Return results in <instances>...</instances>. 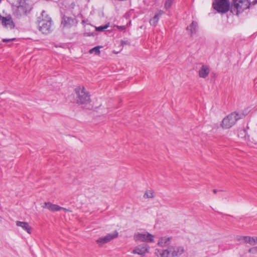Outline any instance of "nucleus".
Wrapping results in <instances>:
<instances>
[{"label":"nucleus","instance_id":"c756f323","mask_svg":"<svg viewBox=\"0 0 257 257\" xmlns=\"http://www.w3.org/2000/svg\"><path fill=\"white\" fill-rule=\"evenodd\" d=\"M242 132H243V133H245V131L244 130H243Z\"/></svg>","mask_w":257,"mask_h":257},{"label":"nucleus","instance_id":"0eeeda50","mask_svg":"<svg viewBox=\"0 0 257 257\" xmlns=\"http://www.w3.org/2000/svg\"><path fill=\"white\" fill-rule=\"evenodd\" d=\"M229 0H215L213 3L214 9L222 13L227 12L229 9Z\"/></svg>","mask_w":257,"mask_h":257},{"label":"nucleus","instance_id":"aec40b11","mask_svg":"<svg viewBox=\"0 0 257 257\" xmlns=\"http://www.w3.org/2000/svg\"><path fill=\"white\" fill-rule=\"evenodd\" d=\"M155 197L154 192L152 190H147L145 192L143 197L145 199H152Z\"/></svg>","mask_w":257,"mask_h":257},{"label":"nucleus","instance_id":"a878e982","mask_svg":"<svg viewBox=\"0 0 257 257\" xmlns=\"http://www.w3.org/2000/svg\"><path fill=\"white\" fill-rule=\"evenodd\" d=\"M117 29L120 31H124L125 30V26H117Z\"/></svg>","mask_w":257,"mask_h":257},{"label":"nucleus","instance_id":"b1692460","mask_svg":"<svg viewBox=\"0 0 257 257\" xmlns=\"http://www.w3.org/2000/svg\"><path fill=\"white\" fill-rule=\"evenodd\" d=\"M248 252L250 253L255 254L257 253V246H253L252 247L250 248L248 250Z\"/></svg>","mask_w":257,"mask_h":257},{"label":"nucleus","instance_id":"f03ea898","mask_svg":"<svg viewBox=\"0 0 257 257\" xmlns=\"http://www.w3.org/2000/svg\"><path fill=\"white\" fill-rule=\"evenodd\" d=\"M39 30L42 33L48 34L51 31L52 20L44 11L42 12L41 15L38 18Z\"/></svg>","mask_w":257,"mask_h":257},{"label":"nucleus","instance_id":"dca6fc26","mask_svg":"<svg viewBox=\"0 0 257 257\" xmlns=\"http://www.w3.org/2000/svg\"><path fill=\"white\" fill-rule=\"evenodd\" d=\"M171 237H162L159 239L158 244L162 247L166 246L171 243Z\"/></svg>","mask_w":257,"mask_h":257},{"label":"nucleus","instance_id":"4468645a","mask_svg":"<svg viewBox=\"0 0 257 257\" xmlns=\"http://www.w3.org/2000/svg\"><path fill=\"white\" fill-rule=\"evenodd\" d=\"M42 207L44 208H47L49 209L51 211L55 212L59 211L61 209H63L64 210H67L66 208L60 207L57 205L53 204L52 203L50 202H45L44 203V205L42 206Z\"/></svg>","mask_w":257,"mask_h":257},{"label":"nucleus","instance_id":"2eb2a0df","mask_svg":"<svg viewBox=\"0 0 257 257\" xmlns=\"http://www.w3.org/2000/svg\"><path fill=\"white\" fill-rule=\"evenodd\" d=\"M16 224L17 226L21 227L28 233L30 234L32 233V228L28 222L25 221H17L16 222Z\"/></svg>","mask_w":257,"mask_h":257},{"label":"nucleus","instance_id":"f8f14e48","mask_svg":"<svg viewBox=\"0 0 257 257\" xmlns=\"http://www.w3.org/2000/svg\"><path fill=\"white\" fill-rule=\"evenodd\" d=\"M76 22L74 19L65 16L63 17L61 24L64 27L69 28L74 26Z\"/></svg>","mask_w":257,"mask_h":257},{"label":"nucleus","instance_id":"1a4fd4ad","mask_svg":"<svg viewBox=\"0 0 257 257\" xmlns=\"http://www.w3.org/2000/svg\"><path fill=\"white\" fill-rule=\"evenodd\" d=\"M154 236L151 234L146 233H137L134 235V239L136 241L153 242Z\"/></svg>","mask_w":257,"mask_h":257},{"label":"nucleus","instance_id":"9d476101","mask_svg":"<svg viewBox=\"0 0 257 257\" xmlns=\"http://www.w3.org/2000/svg\"><path fill=\"white\" fill-rule=\"evenodd\" d=\"M117 236L118 232L115 231L113 233H109L104 237L97 239L96 240V242L99 244V245L101 246L103 244L109 242L113 238L117 237Z\"/></svg>","mask_w":257,"mask_h":257},{"label":"nucleus","instance_id":"c85d7f7f","mask_svg":"<svg viewBox=\"0 0 257 257\" xmlns=\"http://www.w3.org/2000/svg\"><path fill=\"white\" fill-rule=\"evenodd\" d=\"M252 3L254 4H255L257 3V0H254Z\"/></svg>","mask_w":257,"mask_h":257},{"label":"nucleus","instance_id":"ddd939ff","mask_svg":"<svg viewBox=\"0 0 257 257\" xmlns=\"http://www.w3.org/2000/svg\"><path fill=\"white\" fill-rule=\"evenodd\" d=\"M237 239L240 243H248L252 246L255 245V240L253 236H239L237 237Z\"/></svg>","mask_w":257,"mask_h":257},{"label":"nucleus","instance_id":"bb28decb","mask_svg":"<svg viewBox=\"0 0 257 257\" xmlns=\"http://www.w3.org/2000/svg\"><path fill=\"white\" fill-rule=\"evenodd\" d=\"M255 240V244L257 243V236H253Z\"/></svg>","mask_w":257,"mask_h":257},{"label":"nucleus","instance_id":"f257e3e1","mask_svg":"<svg viewBox=\"0 0 257 257\" xmlns=\"http://www.w3.org/2000/svg\"><path fill=\"white\" fill-rule=\"evenodd\" d=\"M184 251L182 246H171L167 249H156L155 253L158 257H176L181 255Z\"/></svg>","mask_w":257,"mask_h":257},{"label":"nucleus","instance_id":"7ed1b4c3","mask_svg":"<svg viewBox=\"0 0 257 257\" xmlns=\"http://www.w3.org/2000/svg\"><path fill=\"white\" fill-rule=\"evenodd\" d=\"M31 10V6L25 0H18V4L13 7V14L18 18L26 15Z\"/></svg>","mask_w":257,"mask_h":257},{"label":"nucleus","instance_id":"f3484780","mask_svg":"<svg viewBox=\"0 0 257 257\" xmlns=\"http://www.w3.org/2000/svg\"><path fill=\"white\" fill-rule=\"evenodd\" d=\"M210 70L206 65H202L199 71V75L200 77L206 78L209 74Z\"/></svg>","mask_w":257,"mask_h":257},{"label":"nucleus","instance_id":"6ab92c4d","mask_svg":"<svg viewBox=\"0 0 257 257\" xmlns=\"http://www.w3.org/2000/svg\"><path fill=\"white\" fill-rule=\"evenodd\" d=\"M187 29L190 32L191 35L195 34L198 29V24L197 22L193 21L191 24L187 27Z\"/></svg>","mask_w":257,"mask_h":257},{"label":"nucleus","instance_id":"6e6552de","mask_svg":"<svg viewBox=\"0 0 257 257\" xmlns=\"http://www.w3.org/2000/svg\"><path fill=\"white\" fill-rule=\"evenodd\" d=\"M0 21L3 27L7 29L12 30L15 27V23L10 15L5 17L0 16Z\"/></svg>","mask_w":257,"mask_h":257},{"label":"nucleus","instance_id":"5701e85b","mask_svg":"<svg viewBox=\"0 0 257 257\" xmlns=\"http://www.w3.org/2000/svg\"><path fill=\"white\" fill-rule=\"evenodd\" d=\"M173 0H166L165 4V8L166 9H168L171 8L173 3Z\"/></svg>","mask_w":257,"mask_h":257},{"label":"nucleus","instance_id":"393cba45","mask_svg":"<svg viewBox=\"0 0 257 257\" xmlns=\"http://www.w3.org/2000/svg\"><path fill=\"white\" fill-rule=\"evenodd\" d=\"M15 40V38H12V39H3V41L4 42H12Z\"/></svg>","mask_w":257,"mask_h":257},{"label":"nucleus","instance_id":"9b49d317","mask_svg":"<svg viewBox=\"0 0 257 257\" xmlns=\"http://www.w3.org/2000/svg\"><path fill=\"white\" fill-rule=\"evenodd\" d=\"M149 251V246L147 244H142L137 246L132 251L134 254L144 256Z\"/></svg>","mask_w":257,"mask_h":257},{"label":"nucleus","instance_id":"412c9836","mask_svg":"<svg viewBox=\"0 0 257 257\" xmlns=\"http://www.w3.org/2000/svg\"><path fill=\"white\" fill-rule=\"evenodd\" d=\"M99 49H100L99 46L95 47L94 48L90 50L89 53L91 54L94 53L95 54H99L100 53Z\"/></svg>","mask_w":257,"mask_h":257},{"label":"nucleus","instance_id":"4be33fe9","mask_svg":"<svg viewBox=\"0 0 257 257\" xmlns=\"http://www.w3.org/2000/svg\"><path fill=\"white\" fill-rule=\"evenodd\" d=\"M108 25H105L104 26H101L99 27H96L95 30L97 31L102 32L104 31L105 29H106L108 27Z\"/></svg>","mask_w":257,"mask_h":257},{"label":"nucleus","instance_id":"39448f33","mask_svg":"<svg viewBox=\"0 0 257 257\" xmlns=\"http://www.w3.org/2000/svg\"><path fill=\"white\" fill-rule=\"evenodd\" d=\"M249 0H233L230 11L232 13L238 15L244 10L249 8Z\"/></svg>","mask_w":257,"mask_h":257},{"label":"nucleus","instance_id":"20e7f679","mask_svg":"<svg viewBox=\"0 0 257 257\" xmlns=\"http://www.w3.org/2000/svg\"><path fill=\"white\" fill-rule=\"evenodd\" d=\"M245 115L241 113L233 112L226 116L222 120L221 126L224 129H228L231 127L236 122L242 118Z\"/></svg>","mask_w":257,"mask_h":257},{"label":"nucleus","instance_id":"423d86ee","mask_svg":"<svg viewBox=\"0 0 257 257\" xmlns=\"http://www.w3.org/2000/svg\"><path fill=\"white\" fill-rule=\"evenodd\" d=\"M75 91L77 96V102L80 104H86L90 101V96L83 86L75 88Z\"/></svg>","mask_w":257,"mask_h":257},{"label":"nucleus","instance_id":"cd10ccee","mask_svg":"<svg viewBox=\"0 0 257 257\" xmlns=\"http://www.w3.org/2000/svg\"><path fill=\"white\" fill-rule=\"evenodd\" d=\"M213 193H215H215H216V192H217V190H216V189H213Z\"/></svg>","mask_w":257,"mask_h":257},{"label":"nucleus","instance_id":"a211bd4d","mask_svg":"<svg viewBox=\"0 0 257 257\" xmlns=\"http://www.w3.org/2000/svg\"><path fill=\"white\" fill-rule=\"evenodd\" d=\"M164 14V12L162 10L159 11V12L156 14L154 17L150 20V23L151 25L156 26L161 17V16Z\"/></svg>","mask_w":257,"mask_h":257}]
</instances>
